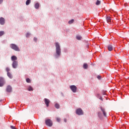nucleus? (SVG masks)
I'll return each mask as SVG.
<instances>
[{
  "mask_svg": "<svg viewBox=\"0 0 129 129\" xmlns=\"http://www.w3.org/2000/svg\"><path fill=\"white\" fill-rule=\"evenodd\" d=\"M55 48H56V54L55 55V58H59L61 56V47H60V45L58 42L55 43Z\"/></svg>",
  "mask_w": 129,
  "mask_h": 129,
  "instance_id": "1",
  "label": "nucleus"
},
{
  "mask_svg": "<svg viewBox=\"0 0 129 129\" xmlns=\"http://www.w3.org/2000/svg\"><path fill=\"white\" fill-rule=\"evenodd\" d=\"M10 48H11V49H13V50H14L15 51H17L18 52H19L20 51V48H19V46L15 44H10Z\"/></svg>",
  "mask_w": 129,
  "mask_h": 129,
  "instance_id": "2",
  "label": "nucleus"
},
{
  "mask_svg": "<svg viewBox=\"0 0 129 129\" xmlns=\"http://www.w3.org/2000/svg\"><path fill=\"white\" fill-rule=\"evenodd\" d=\"M45 124L47 126H49L50 127H51V126L53 125V122H52V120H51V119H47L45 120Z\"/></svg>",
  "mask_w": 129,
  "mask_h": 129,
  "instance_id": "3",
  "label": "nucleus"
},
{
  "mask_svg": "<svg viewBox=\"0 0 129 129\" xmlns=\"http://www.w3.org/2000/svg\"><path fill=\"white\" fill-rule=\"evenodd\" d=\"M70 88L74 93H76V91H77V87H76V86L71 85L70 86Z\"/></svg>",
  "mask_w": 129,
  "mask_h": 129,
  "instance_id": "4",
  "label": "nucleus"
},
{
  "mask_svg": "<svg viewBox=\"0 0 129 129\" xmlns=\"http://www.w3.org/2000/svg\"><path fill=\"white\" fill-rule=\"evenodd\" d=\"M76 113L78 115H83V111L81 108H79L76 110Z\"/></svg>",
  "mask_w": 129,
  "mask_h": 129,
  "instance_id": "5",
  "label": "nucleus"
},
{
  "mask_svg": "<svg viewBox=\"0 0 129 129\" xmlns=\"http://www.w3.org/2000/svg\"><path fill=\"white\" fill-rule=\"evenodd\" d=\"M18 61H14L12 63V67L15 69H16V68L18 67Z\"/></svg>",
  "mask_w": 129,
  "mask_h": 129,
  "instance_id": "6",
  "label": "nucleus"
},
{
  "mask_svg": "<svg viewBox=\"0 0 129 129\" xmlns=\"http://www.w3.org/2000/svg\"><path fill=\"white\" fill-rule=\"evenodd\" d=\"M100 109H101L104 116H106V112L105 111V109L102 107H100Z\"/></svg>",
  "mask_w": 129,
  "mask_h": 129,
  "instance_id": "7",
  "label": "nucleus"
},
{
  "mask_svg": "<svg viewBox=\"0 0 129 129\" xmlns=\"http://www.w3.org/2000/svg\"><path fill=\"white\" fill-rule=\"evenodd\" d=\"M44 102H45V103L47 107H48V106H49V103H50V100H49L47 98H45Z\"/></svg>",
  "mask_w": 129,
  "mask_h": 129,
  "instance_id": "8",
  "label": "nucleus"
},
{
  "mask_svg": "<svg viewBox=\"0 0 129 129\" xmlns=\"http://www.w3.org/2000/svg\"><path fill=\"white\" fill-rule=\"evenodd\" d=\"M6 90L7 92H12L13 89L12 88V87H11V86H8Z\"/></svg>",
  "mask_w": 129,
  "mask_h": 129,
  "instance_id": "9",
  "label": "nucleus"
},
{
  "mask_svg": "<svg viewBox=\"0 0 129 129\" xmlns=\"http://www.w3.org/2000/svg\"><path fill=\"white\" fill-rule=\"evenodd\" d=\"M0 24L1 25H5V18L3 17L0 18Z\"/></svg>",
  "mask_w": 129,
  "mask_h": 129,
  "instance_id": "10",
  "label": "nucleus"
},
{
  "mask_svg": "<svg viewBox=\"0 0 129 129\" xmlns=\"http://www.w3.org/2000/svg\"><path fill=\"white\" fill-rule=\"evenodd\" d=\"M4 84H5V81L4 80V79H2L1 80H0V87L4 86Z\"/></svg>",
  "mask_w": 129,
  "mask_h": 129,
  "instance_id": "11",
  "label": "nucleus"
},
{
  "mask_svg": "<svg viewBox=\"0 0 129 129\" xmlns=\"http://www.w3.org/2000/svg\"><path fill=\"white\" fill-rule=\"evenodd\" d=\"M11 60L14 62V61H16V60H18V58L17 56H16V55H13L11 57Z\"/></svg>",
  "mask_w": 129,
  "mask_h": 129,
  "instance_id": "12",
  "label": "nucleus"
},
{
  "mask_svg": "<svg viewBox=\"0 0 129 129\" xmlns=\"http://www.w3.org/2000/svg\"><path fill=\"white\" fill-rule=\"evenodd\" d=\"M106 21L107 22V23L111 22V18H110V17H109V16L107 17Z\"/></svg>",
  "mask_w": 129,
  "mask_h": 129,
  "instance_id": "13",
  "label": "nucleus"
},
{
  "mask_svg": "<svg viewBox=\"0 0 129 129\" xmlns=\"http://www.w3.org/2000/svg\"><path fill=\"white\" fill-rule=\"evenodd\" d=\"M112 49H113V48H112V45H109L108 46V50L109 51H112Z\"/></svg>",
  "mask_w": 129,
  "mask_h": 129,
  "instance_id": "14",
  "label": "nucleus"
},
{
  "mask_svg": "<svg viewBox=\"0 0 129 129\" xmlns=\"http://www.w3.org/2000/svg\"><path fill=\"white\" fill-rule=\"evenodd\" d=\"M7 76L11 79H12V78H13V75H12V74L11 73H7Z\"/></svg>",
  "mask_w": 129,
  "mask_h": 129,
  "instance_id": "15",
  "label": "nucleus"
},
{
  "mask_svg": "<svg viewBox=\"0 0 129 129\" xmlns=\"http://www.w3.org/2000/svg\"><path fill=\"white\" fill-rule=\"evenodd\" d=\"M98 116L99 118H102V113L100 112H98Z\"/></svg>",
  "mask_w": 129,
  "mask_h": 129,
  "instance_id": "16",
  "label": "nucleus"
},
{
  "mask_svg": "<svg viewBox=\"0 0 129 129\" xmlns=\"http://www.w3.org/2000/svg\"><path fill=\"white\" fill-rule=\"evenodd\" d=\"M88 67V65L87 64V63H84V65H83V68L84 69H87Z\"/></svg>",
  "mask_w": 129,
  "mask_h": 129,
  "instance_id": "17",
  "label": "nucleus"
},
{
  "mask_svg": "<svg viewBox=\"0 0 129 129\" xmlns=\"http://www.w3.org/2000/svg\"><path fill=\"white\" fill-rule=\"evenodd\" d=\"M31 4V0H27L26 2V6H29Z\"/></svg>",
  "mask_w": 129,
  "mask_h": 129,
  "instance_id": "18",
  "label": "nucleus"
},
{
  "mask_svg": "<svg viewBox=\"0 0 129 129\" xmlns=\"http://www.w3.org/2000/svg\"><path fill=\"white\" fill-rule=\"evenodd\" d=\"M73 23H74V20L73 19L69 21V24H70V25H71V24H73Z\"/></svg>",
  "mask_w": 129,
  "mask_h": 129,
  "instance_id": "19",
  "label": "nucleus"
},
{
  "mask_svg": "<svg viewBox=\"0 0 129 129\" xmlns=\"http://www.w3.org/2000/svg\"><path fill=\"white\" fill-rule=\"evenodd\" d=\"M28 90L29 91H33V88L31 87V86H29L28 88Z\"/></svg>",
  "mask_w": 129,
  "mask_h": 129,
  "instance_id": "20",
  "label": "nucleus"
},
{
  "mask_svg": "<svg viewBox=\"0 0 129 129\" xmlns=\"http://www.w3.org/2000/svg\"><path fill=\"white\" fill-rule=\"evenodd\" d=\"M96 6H99V5H100V1L97 0L96 3Z\"/></svg>",
  "mask_w": 129,
  "mask_h": 129,
  "instance_id": "21",
  "label": "nucleus"
},
{
  "mask_svg": "<svg viewBox=\"0 0 129 129\" xmlns=\"http://www.w3.org/2000/svg\"><path fill=\"white\" fill-rule=\"evenodd\" d=\"M35 9H39V4L38 3H36L35 5Z\"/></svg>",
  "mask_w": 129,
  "mask_h": 129,
  "instance_id": "22",
  "label": "nucleus"
},
{
  "mask_svg": "<svg viewBox=\"0 0 129 129\" xmlns=\"http://www.w3.org/2000/svg\"><path fill=\"white\" fill-rule=\"evenodd\" d=\"M3 35H5L4 31H0V37H2Z\"/></svg>",
  "mask_w": 129,
  "mask_h": 129,
  "instance_id": "23",
  "label": "nucleus"
},
{
  "mask_svg": "<svg viewBox=\"0 0 129 129\" xmlns=\"http://www.w3.org/2000/svg\"><path fill=\"white\" fill-rule=\"evenodd\" d=\"M55 107H56V108H59V107H60V105L58 104H55Z\"/></svg>",
  "mask_w": 129,
  "mask_h": 129,
  "instance_id": "24",
  "label": "nucleus"
},
{
  "mask_svg": "<svg viewBox=\"0 0 129 129\" xmlns=\"http://www.w3.org/2000/svg\"><path fill=\"white\" fill-rule=\"evenodd\" d=\"M26 82H27V83H31V80H30V79L27 78L26 79Z\"/></svg>",
  "mask_w": 129,
  "mask_h": 129,
  "instance_id": "25",
  "label": "nucleus"
},
{
  "mask_svg": "<svg viewBox=\"0 0 129 129\" xmlns=\"http://www.w3.org/2000/svg\"><path fill=\"white\" fill-rule=\"evenodd\" d=\"M76 38L77 39V40H81V36H78L76 37Z\"/></svg>",
  "mask_w": 129,
  "mask_h": 129,
  "instance_id": "26",
  "label": "nucleus"
},
{
  "mask_svg": "<svg viewBox=\"0 0 129 129\" xmlns=\"http://www.w3.org/2000/svg\"><path fill=\"white\" fill-rule=\"evenodd\" d=\"M11 70H10V69L9 68H6V71L7 72V73H10V72H9Z\"/></svg>",
  "mask_w": 129,
  "mask_h": 129,
  "instance_id": "27",
  "label": "nucleus"
},
{
  "mask_svg": "<svg viewBox=\"0 0 129 129\" xmlns=\"http://www.w3.org/2000/svg\"><path fill=\"white\" fill-rule=\"evenodd\" d=\"M56 120L59 122L61 120V119L59 117H56Z\"/></svg>",
  "mask_w": 129,
  "mask_h": 129,
  "instance_id": "28",
  "label": "nucleus"
},
{
  "mask_svg": "<svg viewBox=\"0 0 129 129\" xmlns=\"http://www.w3.org/2000/svg\"><path fill=\"white\" fill-rule=\"evenodd\" d=\"M11 128H12V129H17V128H16V127H15V126H13V125H11Z\"/></svg>",
  "mask_w": 129,
  "mask_h": 129,
  "instance_id": "29",
  "label": "nucleus"
},
{
  "mask_svg": "<svg viewBox=\"0 0 129 129\" xmlns=\"http://www.w3.org/2000/svg\"><path fill=\"white\" fill-rule=\"evenodd\" d=\"M37 38H34V42H37Z\"/></svg>",
  "mask_w": 129,
  "mask_h": 129,
  "instance_id": "30",
  "label": "nucleus"
},
{
  "mask_svg": "<svg viewBox=\"0 0 129 129\" xmlns=\"http://www.w3.org/2000/svg\"><path fill=\"white\" fill-rule=\"evenodd\" d=\"M97 78L98 79H101V77L100 76H98Z\"/></svg>",
  "mask_w": 129,
  "mask_h": 129,
  "instance_id": "31",
  "label": "nucleus"
},
{
  "mask_svg": "<svg viewBox=\"0 0 129 129\" xmlns=\"http://www.w3.org/2000/svg\"><path fill=\"white\" fill-rule=\"evenodd\" d=\"M29 36H30V33H27L26 34V37H29Z\"/></svg>",
  "mask_w": 129,
  "mask_h": 129,
  "instance_id": "32",
  "label": "nucleus"
},
{
  "mask_svg": "<svg viewBox=\"0 0 129 129\" xmlns=\"http://www.w3.org/2000/svg\"><path fill=\"white\" fill-rule=\"evenodd\" d=\"M99 99H100V100H103V99H102V97L101 96L100 97Z\"/></svg>",
  "mask_w": 129,
  "mask_h": 129,
  "instance_id": "33",
  "label": "nucleus"
},
{
  "mask_svg": "<svg viewBox=\"0 0 129 129\" xmlns=\"http://www.w3.org/2000/svg\"><path fill=\"white\" fill-rule=\"evenodd\" d=\"M3 2H4L3 0H0V4H2V3H3Z\"/></svg>",
  "mask_w": 129,
  "mask_h": 129,
  "instance_id": "34",
  "label": "nucleus"
},
{
  "mask_svg": "<svg viewBox=\"0 0 129 129\" xmlns=\"http://www.w3.org/2000/svg\"><path fill=\"white\" fill-rule=\"evenodd\" d=\"M64 122H67V120L66 119H64Z\"/></svg>",
  "mask_w": 129,
  "mask_h": 129,
  "instance_id": "35",
  "label": "nucleus"
},
{
  "mask_svg": "<svg viewBox=\"0 0 129 129\" xmlns=\"http://www.w3.org/2000/svg\"><path fill=\"white\" fill-rule=\"evenodd\" d=\"M97 96H99V94H97Z\"/></svg>",
  "mask_w": 129,
  "mask_h": 129,
  "instance_id": "36",
  "label": "nucleus"
},
{
  "mask_svg": "<svg viewBox=\"0 0 129 129\" xmlns=\"http://www.w3.org/2000/svg\"><path fill=\"white\" fill-rule=\"evenodd\" d=\"M103 95H105V93H104V94H103Z\"/></svg>",
  "mask_w": 129,
  "mask_h": 129,
  "instance_id": "37",
  "label": "nucleus"
}]
</instances>
